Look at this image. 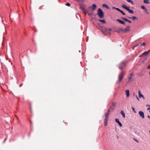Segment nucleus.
Masks as SVG:
<instances>
[{
	"mask_svg": "<svg viewBox=\"0 0 150 150\" xmlns=\"http://www.w3.org/2000/svg\"><path fill=\"white\" fill-rule=\"evenodd\" d=\"M149 75H150V72L149 73Z\"/></svg>",
	"mask_w": 150,
	"mask_h": 150,
	"instance_id": "52",
	"label": "nucleus"
},
{
	"mask_svg": "<svg viewBox=\"0 0 150 150\" xmlns=\"http://www.w3.org/2000/svg\"><path fill=\"white\" fill-rule=\"evenodd\" d=\"M109 116V113H106L105 114V119H108Z\"/></svg>",
	"mask_w": 150,
	"mask_h": 150,
	"instance_id": "20",
	"label": "nucleus"
},
{
	"mask_svg": "<svg viewBox=\"0 0 150 150\" xmlns=\"http://www.w3.org/2000/svg\"><path fill=\"white\" fill-rule=\"evenodd\" d=\"M111 30V29L110 28H105L104 29V30L102 31V32H103L104 31V32H105L104 33L105 35H106L107 34L110 35L111 34L110 31Z\"/></svg>",
	"mask_w": 150,
	"mask_h": 150,
	"instance_id": "3",
	"label": "nucleus"
},
{
	"mask_svg": "<svg viewBox=\"0 0 150 150\" xmlns=\"http://www.w3.org/2000/svg\"><path fill=\"white\" fill-rule=\"evenodd\" d=\"M146 58H145V59L144 60H146Z\"/></svg>",
	"mask_w": 150,
	"mask_h": 150,
	"instance_id": "50",
	"label": "nucleus"
},
{
	"mask_svg": "<svg viewBox=\"0 0 150 150\" xmlns=\"http://www.w3.org/2000/svg\"><path fill=\"white\" fill-rule=\"evenodd\" d=\"M150 51V50H149L147 52H144L143 53H142V55H147V54H149V53Z\"/></svg>",
	"mask_w": 150,
	"mask_h": 150,
	"instance_id": "17",
	"label": "nucleus"
},
{
	"mask_svg": "<svg viewBox=\"0 0 150 150\" xmlns=\"http://www.w3.org/2000/svg\"><path fill=\"white\" fill-rule=\"evenodd\" d=\"M137 45H136L134 46V47H133V49H134V47H136Z\"/></svg>",
	"mask_w": 150,
	"mask_h": 150,
	"instance_id": "44",
	"label": "nucleus"
},
{
	"mask_svg": "<svg viewBox=\"0 0 150 150\" xmlns=\"http://www.w3.org/2000/svg\"><path fill=\"white\" fill-rule=\"evenodd\" d=\"M66 5L68 6H70V3H67L66 4Z\"/></svg>",
	"mask_w": 150,
	"mask_h": 150,
	"instance_id": "33",
	"label": "nucleus"
},
{
	"mask_svg": "<svg viewBox=\"0 0 150 150\" xmlns=\"http://www.w3.org/2000/svg\"><path fill=\"white\" fill-rule=\"evenodd\" d=\"M128 17L129 18H132V19H133V20H135L136 19H137V18L136 16H132V17Z\"/></svg>",
	"mask_w": 150,
	"mask_h": 150,
	"instance_id": "21",
	"label": "nucleus"
},
{
	"mask_svg": "<svg viewBox=\"0 0 150 150\" xmlns=\"http://www.w3.org/2000/svg\"><path fill=\"white\" fill-rule=\"evenodd\" d=\"M127 1L131 3L132 4H133V2L132 0H127Z\"/></svg>",
	"mask_w": 150,
	"mask_h": 150,
	"instance_id": "26",
	"label": "nucleus"
},
{
	"mask_svg": "<svg viewBox=\"0 0 150 150\" xmlns=\"http://www.w3.org/2000/svg\"><path fill=\"white\" fill-rule=\"evenodd\" d=\"M80 8L82 9V11L85 9L84 7L82 6H80Z\"/></svg>",
	"mask_w": 150,
	"mask_h": 150,
	"instance_id": "32",
	"label": "nucleus"
},
{
	"mask_svg": "<svg viewBox=\"0 0 150 150\" xmlns=\"http://www.w3.org/2000/svg\"><path fill=\"white\" fill-rule=\"evenodd\" d=\"M135 96L136 97V98H137V100L139 101V98H138V97L137 96V95H135Z\"/></svg>",
	"mask_w": 150,
	"mask_h": 150,
	"instance_id": "35",
	"label": "nucleus"
},
{
	"mask_svg": "<svg viewBox=\"0 0 150 150\" xmlns=\"http://www.w3.org/2000/svg\"><path fill=\"white\" fill-rule=\"evenodd\" d=\"M147 117L148 118L150 119V116L149 115H148Z\"/></svg>",
	"mask_w": 150,
	"mask_h": 150,
	"instance_id": "45",
	"label": "nucleus"
},
{
	"mask_svg": "<svg viewBox=\"0 0 150 150\" xmlns=\"http://www.w3.org/2000/svg\"><path fill=\"white\" fill-rule=\"evenodd\" d=\"M116 9L120 12V11H120L121 10L118 8H116Z\"/></svg>",
	"mask_w": 150,
	"mask_h": 150,
	"instance_id": "34",
	"label": "nucleus"
},
{
	"mask_svg": "<svg viewBox=\"0 0 150 150\" xmlns=\"http://www.w3.org/2000/svg\"><path fill=\"white\" fill-rule=\"evenodd\" d=\"M97 14L100 18H102L104 17L103 13L100 8H99L98 10Z\"/></svg>",
	"mask_w": 150,
	"mask_h": 150,
	"instance_id": "2",
	"label": "nucleus"
},
{
	"mask_svg": "<svg viewBox=\"0 0 150 150\" xmlns=\"http://www.w3.org/2000/svg\"><path fill=\"white\" fill-rule=\"evenodd\" d=\"M132 109L133 111V112L135 113H136L137 112L135 111V108H134L133 107H132Z\"/></svg>",
	"mask_w": 150,
	"mask_h": 150,
	"instance_id": "27",
	"label": "nucleus"
},
{
	"mask_svg": "<svg viewBox=\"0 0 150 150\" xmlns=\"http://www.w3.org/2000/svg\"><path fill=\"white\" fill-rule=\"evenodd\" d=\"M143 55H142V54H141V55H140L139 57H142Z\"/></svg>",
	"mask_w": 150,
	"mask_h": 150,
	"instance_id": "42",
	"label": "nucleus"
},
{
	"mask_svg": "<svg viewBox=\"0 0 150 150\" xmlns=\"http://www.w3.org/2000/svg\"><path fill=\"white\" fill-rule=\"evenodd\" d=\"M141 8L144 10H145L146 11H147V10L146 8L144 6H141Z\"/></svg>",
	"mask_w": 150,
	"mask_h": 150,
	"instance_id": "24",
	"label": "nucleus"
},
{
	"mask_svg": "<svg viewBox=\"0 0 150 150\" xmlns=\"http://www.w3.org/2000/svg\"><path fill=\"white\" fill-rule=\"evenodd\" d=\"M129 30L130 27L129 26H127L125 29H124V33H127L129 31Z\"/></svg>",
	"mask_w": 150,
	"mask_h": 150,
	"instance_id": "8",
	"label": "nucleus"
},
{
	"mask_svg": "<svg viewBox=\"0 0 150 150\" xmlns=\"http://www.w3.org/2000/svg\"><path fill=\"white\" fill-rule=\"evenodd\" d=\"M146 106H147V107H150V105H149V104H146Z\"/></svg>",
	"mask_w": 150,
	"mask_h": 150,
	"instance_id": "38",
	"label": "nucleus"
},
{
	"mask_svg": "<svg viewBox=\"0 0 150 150\" xmlns=\"http://www.w3.org/2000/svg\"><path fill=\"white\" fill-rule=\"evenodd\" d=\"M125 71H123L119 75V79L116 82V83H120L122 79H123L124 77L125 76Z\"/></svg>",
	"mask_w": 150,
	"mask_h": 150,
	"instance_id": "1",
	"label": "nucleus"
},
{
	"mask_svg": "<svg viewBox=\"0 0 150 150\" xmlns=\"http://www.w3.org/2000/svg\"><path fill=\"white\" fill-rule=\"evenodd\" d=\"M121 18L124 20H125L126 21H128V19H127V18H124V17H122Z\"/></svg>",
	"mask_w": 150,
	"mask_h": 150,
	"instance_id": "25",
	"label": "nucleus"
},
{
	"mask_svg": "<svg viewBox=\"0 0 150 150\" xmlns=\"http://www.w3.org/2000/svg\"><path fill=\"white\" fill-rule=\"evenodd\" d=\"M139 114L140 115V116L143 119L144 118V114L143 112L142 111H139Z\"/></svg>",
	"mask_w": 150,
	"mask_h": 150,
	"instance_id": "5",
	"label": "nucleus"
},
{
	"mask_svg": "<svg viewBox=\"0 0 150 150\" xmlns=\"http://www.w3.org/2000/svg\"><path fill=\"white\" fill-rule=\"evenodd\" d=\"M98 20L100 21V22L103 23H106V22L105 21V20H100L99 19Z\"/></svg>",
	"mask_w": 150,
	"mask_h": 150,
	"instance_id": "23",
	"label": "nucleus"
},
{
	"mask_svg": "<svg viewBox=\"0 0 150 150\" xmlns=\"http://www.w3.org/2000/svg\"><path fill=\"white\" fill-rule=\"evenodd\" d=\"M135 140V141H136V142H139L137 140Z\"/></svg>",
	"mask_w": 150,
	"mask_h": 150,
	"instance_id": "46",
	"label": "nucleus"
},
{
	"mask_svg": "<svg viewBox=\"0 0 150 150\" xmlns=\"http://www.w3.org/2000/svg\"><path fill=\"white\" fill-rule=\"evenodd\" d=\"M115 120L116 122L118 123L119 126L122 127V125L121 123L119 121V120L118 118H116L115 119Z\"/></svg>",
	"mask_w": 150,
	"mask_h": 150,
	"instance_id": "6",
	"label": "nucleus"
},
{
	"mask_svg": "<svg viewBox=\"0 0 150 150\" xmlns=\"http://www.w3.org/2000/svg\"><path fill=\"white\" fill-rule=\"evenodd\" d=\"M110 109H109L108 110V112L107 113H109V112H110Z\"/></svg>",
	"mask_w": 150,
	"mask_h": 150,
	"instance_id": "40",
	"label": "nucleus"
},
{
	"mask_svg": "<svg viewBox=\"0 0 150 150\" xmlns=\"http://www.w3.org/2000/svg\"><path fill=\"white\" fill-rule=\"evenodd\" d=\"M113 9H116V8H115V7H113Z\"/></svg>",
	"mask_w": 150,
	"mask_h": 150,
	"instance_id": "48",
	"label": "nucleus"
},
{
	"mask_svg": "<svg viewBox=\"0 0 150 150\" xmlns=\"http://www.w3.org/2000/svg\"><path fill=\"white\" fill-rule=\"evenodd\" d=\"M134 74V73H132L130 74V76H132Z\"/></svg>",
	"mask_w": 150,
	"mask_h": 150,
	"instance_id": "39",
	"label": "nucleus"
},
{
	"mask_svg": "<svg viewBox=\"0 0 150 150\" xmlns=\"http://www.w3.org/2000/svg\"><path fill=\"white\" fill-rule=\"evenodd\" d=\"M145 45V43H144V42L142 43H141V46H144Z\"/></svg>",
	"mask_w": 150,
	"mask_h": 150,
	"instance_id": "31",
	"label": "nucleus"
},
{
	"mask_svg": "<svg viewBox=\"0 0 150 150\" xmlns=\"http://www.w3.org/2000/svg\"><path fill=\"white\" fill-rule=\"evenodd\" d=\"M147 110H149V112H150V106L147 109Z\"/></svg>",
	"mask_w": 150,
	"mask_h": 150,
	"instance_id": "37",
	"label": "nucleus"
},
{
	"mask_svg": "<svg viewBox=\"0 0 150 150\" xmlns=\"http://www.w3.org/2000/svg\"><path fill=\"white\" fill-rule=\"evenodd\" d=\"M83 12H84V13H85V14H86L88 12L87 10L85 8L84 10H83Z\"/></svg>",
	"mask_w": 150,
	"mask_h": 150,
	"instance_id": "22",
	"label": "nucleus"
},
{
	"mask_svg": "<svg viewBox=\"0 0 150 150\" xmlns=\"http://www.w3.org/2000/svg\"><path fill=\"white\" fill-rule=\"evenodd\" d=\"M120 114L122 116L123 118H125V114L124 112V111L123 110H122L120 112Z\"/></svg>",
	"mask_w": 150,
	"mask_h": 150,
	"instance_id": "11",
	"label": "nucleus"
},
{
	"mask_svg": "<svg viewBox=\"0 0 150 150\" xmlns=\"http://www.w3.org/2000/svg\"><path fill=\"white\" fill-rule=\"evenodd\" d=\"M126 65V63L124 62H122L119 64L118 68L120 69H122L125 67Z\"/></svg>",
	"mask_w": 150,
	"mask_h": 150,
	"instance_id": "4",
	"label": "nucleus"
},
{
	"mask_svg": "<svg viewBox=\"0 0 150 150\" xmlns=\"http://www.w3.org/2000/svg\"><path fill=\"white\" fill-rule=\"evenodd\" d=\"M144 3L149 4L150 3V2L148 0H144Z\"/></svg>",
	"mask_w": 150,
	"mask_h": 150,
	"instance_id": "18",
	"label": "nucleus"
},
{
	"mask_svg": "<svg viewBox=\"0 0 150 150\" xmlns=\"http://www.w3.org/2000/svg\"><path fill=\"white\" fill-rule=\"evenodd\" d=\"M110 109H111L112 110H113L114 109V107H112V106H111L110 108Z\"/></svg>",
	"mask_w": 150,
	"mask_h": 150,
	"instance_id": "36",
	"label": "nucleus"
},
{
	"mask_svg": "<svg viewBox=\"0 0 150 150\" xmlns=\"http://www.w3.org/2000/svg\"><path fill=\"white\" fill-rule=\"evenodd\" d=\"M149 133H150V131H149Z\"/></svg>",
	"mask_w": 150,
	"mask_h": 150,
	"instance_id": "53",
	"label": "nucleus"
},
{
	"mask_svg": "<svg viewBox=\"0 0 150 150\" xmlns=\"http://www.w3.org/2000/svg\"><path fill=\"white\" fill-rule=\"evenodd\" d=\"M122 7L126 10H127L128 8H129V7L127 6L124 4H123L122 5Z\"/></svg>",
	"mask_w": 150,
	"mask_h": 150,
	"instance_id": "10",
	"label": "nucleus"
},
{
	"mask_svg": "<svg viewBox=\"0 0 150 150\" xmlns=\"http://www.w3.org/2000/svg\"><path fill=\"white\" fill-rule=\"evenodd\" d=\"M103 7H105L107 9H109V7L106 4H104L102 5Z\"/></svg>",
	"mask_w": 150,
	"mask_h": 150,
	"instance_id": "19",
	"label": "nucleus"
},
{
	"mask_svg": "<svg viewBox=\"0 0 150 150\" xmlns=\"http://www.w3.org/2000/svg\"><path fill=\"white\" fill-rule=\"evenodd\" d=\"M132 79V77H129V78H128V81H132V80H131V79Z\"/></svg>",
	"mask_w": 150,
	"mask_h": 150,
	"instance_id": "30",
	"label": "nucleus"
},
{
	"mask_svg": "<svg viewBox=\"0 0 150 150\" xmlns=\"http://www.w3.org/2000/svg\"><path fill=\"white\" fill-rule=\"evenodd\" d=\"M138 93H139V98H140L141 97L143 99H144L145 98L144 96L141 93V91H138Z\"/></svg>",
	"mask_w": 150,
	"mask_h": 150,
	"instance_id": "7",
	"label": "nucleus"
},
{
	"mask_svg": "<svg viewBox=\"0 0 150 150\" xmlns=\"http://www.w3.org/2000/svg\"><path fill=\"white\" fill-rule=\"evenodd\" d=\"M22 85V84H21L20 85V87H21Z\"/></svg>",
	"mask_w": 150,
	"mask_h": 150,
	"instance_id": "49",
	"label": "nucleus"
},
{
	"mask_svg": "<svg viewBox=\"0 0 150 150\" xmlns=\"http://www.w3.org/2000/svg\"><path fill=\"white\" fill-rule=\"evenodd\" d=\"M6 140V139H5L4 141H5Z\"/></svg>",
	"mask_w": 150,
	"mask_h": 150,
	"instance_id": "51",
	"label": "nucleus"
},
{
	"mask_svg": "<svg viewBox=\"0 0 150 150\" xmlns=\"http://www.w3.org/2000/svg\"><path fill=\"white\" fill-rule=\"evenodd\" d=\"M125 93L127 95V97H129V90H126L125 91Z\"/></svg>",
	"mask_w": 150,
	"mask_h": 150,
	"instance_id": "12",
	"label": "nucleus"
},
{
	"mask_svg": "<svg viewBox=\"0 0 150 150\" xmlns=\"http://www.w3.org/2000/svg\"><path fill=\"white\" fill-rule=\"evenodd\" d=\"M117 21L119 22L120 23H121L123 25L125 24V23L124 22L121 20L120 19H117Z\"/></svg>",
	"mask_w": 150,
	"mask_h": 150,
	"instance_id": "13",
	"label": "nucleus"
},
{
	"mask_svg": "<svg viewBox=\"0 0 150 150\" xmlns=\"http://www.w3.org/2000/svg\"><path fill=\"white\" fill-rule=\"evenodd\" d=\"M124 29L122 28H120L117 32L118 33H120L121 32H123V33H124Z\"/></svg>",
	"mask_w": 150,
	"mask_h": 150,
	"instance_id": "16",
	"label": "nucleus"
},
{
	"mask_svg": "<svg viewBox=\"0 0 150 150\" xmlns=\"http://www.w3.org/2000/svg\"><path fill=\"white\" fill-rule=\"evenodd\" d=\"M108 119H105L104 120V123L105 126H106L107 125V122Z\"/></svg>",
	"mask_w": 150,
	"mask_h": 150,
	"instance_id": "14",
	"label": "nucleus"
},
{
	"mask_svg": "<svg viewBox=\"0 0 150 150\" xmlns=\"http://www.w3.org/2000/svg\"><path fill=\"white\" fill-rule=\"evenodd\" d=\"M127 10L128 11V12L129 13H131V14H133L134 13L133 11L132 10L130 9L129 8H128Z\"/></svg>",
	"mask_w": 150,
	"mask_h": 150,
	"instance_id": "15",
	"label": "nucleus"
},
{
	"mask_svg": "<svg viewBox=\"0 0 150 150\" xmlns=\"http://www.w3.org/2000/svg\"><path fill=\"white\" fill-rule=\"evenodd\" d=\"M127 22H129V23H131V22L129 20L127 21Z\"/></svg>",
	"mask_w": 150,
	"mask_h": 150,
	"instance_id": "43",
	"label": "nucleus"
},
{
	"mask_svg": "<svg viewBox=\"0 0 150 150\" xmlns=\"http://www.w3.org/2000/svg\"><path fill=\"white\" fill-rule=\"evenodd\" d=\"M145 12L148 14H149V13L146 12V11H145Z\"/></svg>",
	"mask_w": 150,
	"mask_h": 150,
	"instance_id": "47",
	"label": "nucleus"
},
{
	"mask_svg": "<svg viewBox=\"0 0 150 150\" xmlns=\"http://www.w3.org/2000/svg\"><path fill=\"white\" fill-rule=\"evenodd\" d=\"M147 69H150V66H148L147 67Z\"/></svg>",
	"mask_w": 150,
	"mask_h": 150,
	"instance_id": "41",
	"label": "nucleus"
},
{
	"mask_svg": "<svg viewBox=\"0 0 150 150\" xmlns=\"http://www.w3.org/2000/svg\"><path fill=\"white\" fill-rule=\"evenodd\" d=\"M112 106H113V107H114L116 105V103L115 102H113L112 103Z\"/></svg>",
	"mask_w": 150,
	"mask_h": 150,
	"instance_id": "29",
	"label": "nucleus"
},
{
	"mask_svg": "<svg viewBox=\"0 0 150 150\" xmlns=\"http://www.w3.org/2000/svg\"><path fill=\"white\" fill-rule=\"evenodd\" d=\"M91 7L92 8V11H93L96 9L97 7V6L95 4H93L92 5ZM91 8V7H89V8Z\"/></svg>",
	"mask_w": 150,
	"mask_h": 150,
	"instance_id": "9",
	"label": "nucleus"
},
{
	"mask_svg": "<svg viewBox=\"0 0 150 150\" xmlns=\"http://www.w3.org/2000/svg\"><path fill=\"white\" fill-rule=\"evenodd\" d=\"M120 11H120V12L123 15H125V13L122 10H121Z\"/></svg>",
	"mask_w": 150,
	"mask_h": 150,
	"instance_id": "28",
	"label": "nucleus"
}]
</instances>
